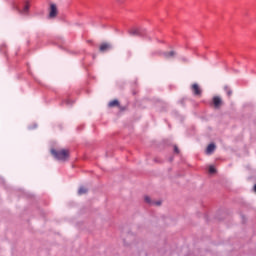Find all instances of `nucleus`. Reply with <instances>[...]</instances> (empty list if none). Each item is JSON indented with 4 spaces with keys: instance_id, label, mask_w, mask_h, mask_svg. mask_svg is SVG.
<instances>
[{
    "instance_id": "7ed1b4c3",
    "label": "nucleus",
    "mask_w": 256,
    "mask_h": 256,
    "mask_svg": "<svg viewBox=\"0 0 256 256\" xmlns=\"http://www.w3.org/2000/svg\"><path fill=\"white\" fill-rule=\"evenodd\" d=\"M157 55H163L165 59H171V57H175L177 55L175 51H170V52H164L162 53L161 51H155L151 53V57H155Z\"/></svg>"
},
{
    "instance_id": "423d86ee",
    "label": "nucleus",
    "mask_w": 256,
    "mask_h": 256,
    "mask_svg": "<svg viewBox=\"0 0 256 256\" xmlns=\"http://www.w3.org/2000/svg\"><path fill=\"white\" fill-rule=\"evenodd\" d=\"M57 5L51 4L50 5V12H49V19H55L57 17Z\"/></svg>"
},
{
    "instance_id": "9d476101",
    "label": "nucleus",
    "mask_w": 256,
    "mask_h": 256,
    "mask_svg": "<svg viewBox=\"0 0 256 256\" xmlns=\"http://www.w3.org/2000/svg\"><path fill=\"white\" fill-rule=\"evenodd\" d=\"M109 107H119V109L124 110L125 108L121 107V104L119 103V100H112L108 104Z\"/></svg>"
},
{
    "instance_id": "f8f14e48",
    "label": "nucleus",
    "mask_w": 256,
    "mask_h": 256,
    "mask_svg": "<svg viewBox=\"0 0 256 256\" xmlns=\"http://www.w3.org/2000/svg\"><path fill=\"white\" fill-rule=\"evenodd\" d=\"M224 91L228 97H231V95H233V91L229 86H224Z\"/></svg>"
},
{
    "instance_id": "9b49d317",
    "label": "nucleus",
    "mask_w": 256,
    "mask_h": 256,
    "mask_svg": "<svg viewBox=\"0 0 256 256\" xmlns=\"http://www.w3.org/2000/svg\"><path fill=\"white\" fill-rule=\"evenodd\" d=\"M213 151H215V144H209L206 149V154L211 155V153H213Z\"/></svg>"
},
{
    "instance_id": "2eb2a0df",
    "label": "nucleus",
    "mask_w": 256,
    "mask_h": 256,
    "mask_svg": "<svg viewBox=\"0 0 256 256\" xmlns=\"http://www.w3.org/2000/svg\"><path fill=\"white\" fill-rule=\"evenodd\" d=\"M216 172H217V170L215 169V167H213V166L209 167V173L213 174V173H216Z\"/></svg>"
},
{
    "instance_id": "1a4fd4ad",
    "label": "nucleus",
    "mask_w": 256,
    "mask_h": 256,
    "mask_svg": "<svg viewBox=\"0 0 256 256\" xmlns=\"http://www.w3.org/2000/svg\"><path fill=\"white\" fill-rule=\"evenodd\" d=\"M144 201L145 203H148V205H157V206L161 205V201H152L149 196H145Z\"/></svg>"
},
{
    "instance_id": "20e7f679",
    "label": "nucleus",
    "mask_w": 256,
    "mask_h": 256,
    "mask_svg": "<svg viewBox=\"0 0 256 256\" xmlns=\"http://www.w3.org/2000/svg\"><path fill=\"white\" fill-rule=\"evenodd\" d=\"M31 7V4H29V1H25L22 5L18 7L19 13H22V15H27L29 13V8Z\"/></svg>"
},
{
    "instance_id": "0eeeda50",
    "label": "nucleus",
    "mask_w": 256,
    "mask_h": 256,
    "mask_svg": "<svg viewBox=\"0 0 256 256\" xmlns=\"http://www.w3.org/2000/svg\"><path fill=\"white\" fill-rule=\"evenodd\" d=\"M223 101L221 100V97L214 96L212 99V105L215 107V109H219L221 107Z\"/></svg>"
},
{
    "instance_id": "f03ea898",
    "label": "nucleus",
    "mask_w": 256,
    "mask_h": 256,
    "mask_svg": "<svg viewBox=\"0 0 256 256\" xmlns=\"http://www.w3.org/2000/svg\"><path fill=\"white\" fill-rule=\"evenodd\" d=\"M129 33L133 37H147V30L143 28H132Z\"/></svg>"
},
{
    "instance_id": "6e6552de",
    "label": "nucleus",
    "mask_w": 256,
    "mask_h": 256,
    "mask_svg": "<svg viewBox=\"0 0 256 256\" xmlns=\"http://www.w3.org/2000/svg\"><path fill=\"white\" fill-rule=\"evenodd\" d=\"M111 49V44L109 43H102L99 47V51L101 53H105Z\"/></svg>"
},
{
    "instance_id": "dca6fc26",
    "label": "nucleus",
    "mask_w": 256,
    "mask_h": 256,
    "mask_svg": "<svg viewBox=\"0 0 256 256\" xmlns=\"http://www.w3.org/2000/svg\"><path fill=\"white\" fill-rule=\"evenodd\" d=\"M174 153H177V155H179V147L174 146Z\"/></svg>"
},
{
    "instance_id": "4468645a",
    "label": "nucleus",
    "mask_w": 256,
    "mask_h": 256,
    "mask_svg": "<svg viewBox=\"0 0 256 256\" xmlns=\"http://www.w3.org/2000/svg\"><path fill=\"white\" fill-rule=\"evenodd\" d=\"M61 105H73V102L71 101V99H66V100H63L61 102Z\"/></svg>"
},
{
    "instance_id": "39448f33",
    "label": "nucleus",
    "mask_w": 256,
    "mask_h": 256,
    "mask_svg": "<svg viewBox=\"0 0 256 256\" xmlns=\"http://www.w3.org/2000/svg\"><path fill=\"white\" fill-rule=\"evenodd\" d=\"M191 91L195 97H201L203 95V90H201V87L197 83L191 85Z\"/></svg>"
},
{
    "instance_id": "f257e3e1",
    "label": "nucleus",
    "mask_w": 256,
    "mask_h": 256,
    "mask_svg": "<svg viewBox=\"0 0 256 256\" xmlns=\"http://www.w3.org/2000/svg\"><path fill=\"white\" fill-rule=\"evenodd\" d=\"M53 156H55L58 161H66L69 159V150H51Z\"/></svg>"
},
{
    "instance_id": "ddd939ff",
    "label": "nucleus",
    "mask_w": 256,
    "mask_h": 256,
    "mask_svg": "<svg viewBox=\"0 0 256 256\" xmlns=\"http://www.w3.org/2000/svg\"><path fill=\"white\" fill-rule=\"evenodd\" d=\"M85 193H87V188L85 187H80L78 190V195H85Z\"/></svg>"
}]
</instances>
